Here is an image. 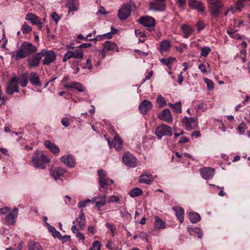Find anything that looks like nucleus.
<instances>
[{
  "instance_id": "6e6552de",
  "label": "nucleus",
  "mask_w": 250,
  "mask_h": 250,
  "mask_svg": "<svg viewBox=\"0 0 250 250\" xmlns=\"http://www.w3.org/2000/svg\"><path fill=\"white\" fill-rule=\"evenodd\" d=\"M123 161L125 165L128 167H134L137 165L136 158L129 153H125L124 154Z\"/></svg>"
},
{
  "instance_id": "7c9ffc66",
  "label": "nucleus",
  "mask_w": 250,
  "mask_h": 250,
  "mask_svg": "<svg viewBox=\"0 0 250 250\" xmlns=\"http://www.w3.org/2000/svg\"><path fill=\"white\" fill-rule=\"evenodd\" d=\"M107 203L106 201V196L105 194L104 195H99V199L97 201H96L95 202V206L96 207L99 209H100V208L104 206L106 203Z\"/></svg>"
},
{
  "instance_id": "79ce46f5",
  "label": "nucleus",
  "mask_w": 250,
  "mask_h": 250,
  "mask_svg": "<svg viewBox=\"0 0 250 250\" xmlns=\"http://www.w3.org/2000/svg\"><path fill=\"white\" fill-rule=\"evenodd\" d=\"M249 1L250 2V0H238L235 4V9L237 10L241 11V9L244 7V3L245 1Z\"/></svg>"
},
{
  "instance_id": "4c0bfd02",
  "label": "nucleus",
  "mask_w": 250,
  "mask_h": 250,
  "mask_svg": "<svg viewBox=\"0 0 250 250\" xmlns=\"http://www.w3.org/2000/svg\"><path fill=\"white\" fill-rule=\"evenodd\" d=\"M154 225L156 228L158 229H164L165 227V222L158 217L155 218Z\"/></svg>"
},
{
  "instance_id": "4d7b16f0",
  "label": "nucleus",
  "mask_w": 250,
  "mask_h": 250,
  "mask_svg": "<svg viewBox=\"0 0 250 250\" xmlns=\"http://www.w3.org/2000/svg\"><path fill=\"white\" fill-rule=\"evenodd\" d=\"M58 238L62 240L63 243H64L65 242L70 240V236L69 235L62 236L61 235V236L58 237Z\"/></svg>"
},
{
  "instance_id": "13d9d810",
  "label": "nucleus",
  "mask_w": 250,
  "mask_h": 250,
  "mask_svg": "<svg viewBox=\"0 0 250 250\" xmlns=\"http://www.w3.org/2000/svg\"><path fill=\"white\" fill-rule=\"evenodd\" d=\"M61 122L62 125L65 127H68L70 125L69 120L67 118H63Z\"/></svg>"
},
{
  "instance_id": "49530a36",
  "label": "nucleus",
  "mask_w": 250,
  "mask_h": 250,
  "mask_svg": "<svg viewBox=\"0 0 250 250\" xmlns=\"http://www.w3.org/2000/svg\"><path fill=\"white\" fill-rule=\"evenodd\" d=\"M21 30L23 34H27L32 30V28L27 23H24L21 26Z\"/></svg>"
},
{
  "instance_id": "864d4df0",
  "label": "nucleus",
  "mask_w": 250,
  "mask_h": 250,
  "mask_svg": "<svg viewBox=\"0 0 250 250\" xmlns=\"http://www.w3.org/2000/svg\"><path fill=\"white\" fill-rule=\"evenodd\" d=\"M246 125L244 122H241L238 127V130L241 133H243L245 131Z\"/></svg>"
},
{
  "instance_id": "c756f323",
  "label": "nucleus",
  "mask_w": 250,
  "mask_h": 250,
  "mask_svg": "<svg viewBox=\"0 0 250 250\" xmlns=\"http://www.w3.org/2000/svg\"><path fill=\"white\" fill-rule=\"evenodd\" d=\"M176 216L177 219L179 220L181 223H183L184 218V209L179 207H176L173 208Z\"/></svg>"
},
{
  "instance_id": "ea45409f",
  "label": "nucleus",
  "mask_w": 250,
  "mask_h": 250,
  "mask_svg": "<svg viewBox=\"0 0 250 250\" xmlns=\"http://www.w3.org/2000/svg\"><path fill=\"white\" fill-rule=\"evenodd\" d=\"M175 60L174 58L169 57L167 58H162L160 61L163 64L168 66Z\"/></svg>"
},
{
  "instance_id": "a211bd4d",
  "label": "nucleus",
  "mask_w": 250,
  "mask_h": 250,
  "mask_svg": "<svg viewBox=\"0 0 250 250\" xmlns=\"http://www.w3.org/2000/svg\"><path fill=\"white\" fill-rule=\"evenodd\" d=\"M214 169L210 167H205L201 169L202 177L205 179L212 178L214 174Z\"/></svg>"
},
{
  "instance_id": "f3484780",
  "label": "nucleus",
  "mask_w": 250,
  "mask_h": 250,
  "mask_svg": "<svg viewBox=\"0 0 250 250\" xmlns=\"http://www.w3.org/2000/svg\"><path fill=\"white\" fill-rule=\"evenodd\" d=\"M188 5L191 9H196L198 12H203L205 10L203 3L195 0H189Z\"/></svg>"
},
{
  "instance_id": "423d86ee",
  "label": "nucleus",
  "mask_w": 250,
  "mask_h": 250,
  "mask_svg": "<svg viewBox=\"0 0 250 250\" xmlns=\"http://www.w3.org/2000/svg\"><path fill=\"white\" fill-rule=\"evenodd\" d=\"M155 134L159 139L164 136H171L172 134V128L167 125H161L156 128Z\"/></svg>"
},
{
  "instance_id": "de8ad7c7",
  "label": "nucleus",
  "mask_w": 250,
  "mask_h": 250,
  "mask_svg": "<svg viewBox=\"0 0 250 250\" xmlns=\"http://www.w3.org/2000/svg\"><path fill=\"white\" fill-rule=\"evenodd\" d=\"M112 34L110 32H108L107 33L104 34L103 35L98 36L95 39V40H100L105 39H111L112 37Z\"/></svg>"
},
{
  "instance_id": "72a5a7b5",
  "label": "nucleus",
  "mask_w": 250,
  "mask_h": 250,
  "mask_svg": "<svg viewBox=\"0 0 250 250\" xmlns=\"http://www.w3.org/2000/svg\"><path fill=\"white\" fill-rule=\"evenodd\" d=\"M113 146L117 150H121L122 146V141L119 136H116L112 141Z\"/></svg>"
},
{
  "instance_id": "8fccbe9b",
  "label": "nucleus",
  "mask_w": 250,
  "mask_h": 250,
  "mask_svg": "<svg viewBox=\"0 0 250 250\" xmlns=\"http://www.w3.org/2000/svg\"><path fill=\"white\" fill-rule=\"evenodd\" d=\"M157 102L158 104H161L160 106H163L166 104V102L164 98L161 96L159 95L157 98Z\"/></svg>"
},
{
  "instance_id": "052dcab7",
  "label": "nucleus",
  "mask_w": 250,
  "mask_h": 250,
  "mask_svg": "<svg viewBox=\"0 0 250 250\" xmlns=\"http://www.w3.org/2000/svg\"><path fill=\"white\" fill-rule=\"evenodd\" d=\"M76 236L78 239V240L83 241L85 239L84 236L82 233H81L80 232H77L76 234Z\"/></svg>"
},
{
  "instance_id": "20e7f679",
  "label": "nucleus",
  "mask_w": 250,
  "mask_h": 250,
  "mask_svg": "<svg viewBox=\"0 0 250 250\" xmlns=\"http://www.w3.org/2000/svg\"><path fill=\"white\" fill-rule=\"evenodd\" d=\"M222 0H208L211 14L215 18H217L220 10L223 7Z\"/></svg>"
},
{
  "instance_id": "774afa93",
  "label": "nucleus",
  "mask_w": 250,
  "mask_h": 250,
  "mask_svg": "<svg viewBox=\"0 0 250 250\" xmlns=\"http://www.w3.org/2000/svg\"><path fill=\"white\" fill-rule=\"evenodd\" d=\"M91 46L90 43H84L79 46V48H88Z\"/></svg>"
},
{
  "instance_id": "0eeeda50",
  "label": "nucleus",
  "mask_w": 250,
  "mask_h": 250,
  "mask_svg": "<svg viewBox=\"0 0 250 250\" xmlns=\"http://www.w3.org/2000/svg\"><path fill=\"white\" fill-rule=\"evenodd\" d=\"M141 24L148 28V30L152 31L154 29L155 21L154 18L149 16L141 17L138 21Z\"/></svg>"
},
{
  "instance_id": "a878e982",
  "label": "nucleus",
  "mask_w": 250,
  "mask_h": 250,
  "mask_svg": "<svg viewBox=\"0 0 250 250\" xmlns=\"http://www.w3.org/2000/svg\"><path fill=\"white\" fill-rule=\"evenodd\" d=\"M18 84H20L22 87H25L28 83V75L27 73H23L20 77L16 76Z\"/></svg>"
},
{
  "instance_id": "0e129e2a",
  "label": "nucleus",
  "mask_w": 250,
  "mask_h": 250,
  "mask_svg": "<svg viewBox=\"0 0 250 250\" xmlns=\"http://www.w3.org/2000/svg\"><path fill=\"white\" fill-rule=\"evenodd\" d=\"M52 18L56 22H57L59 20V18L58 16V15L55 13L54 12L51 15Z\"/></svg>"
},
{
  "instance_id": "69168bd1",
  "label": "nucleus",
  "mask_w": 250,
  "mask_h": 250,
  "mask_svg": "<svg viewBox=\"0 0 250 250\" xmlns=\"http://www.w3.org/2000/svg\"><path fill=\"white\" fill-rule=\"evenodd\" d=\"M197 27L198 30L200 31L204 28V25L201 21H199L197 24Z\"/></svg>"
},
{
  "instance_id": "c03bdc74",
  "label": "nucleus",
  "mask_w": 250,
  "mask_h": 250,
  "mask_svg": "<svg viewBox=\"0 0 250 250\" xmlns=\"http://www.w3.org/2000/svg\"><path fill=\"white\" fill-rule=\"evenodd\" d=\"M204 82L206 83L209 90L211 91L214 89V83L211 80L208 78H204Z\"/></svg>"
},
{
  "instance_id": "1a4fd4ad",
  "label": "nucleus",
  "mask_w": 250,
  "mask_h": 250,
  "mask_svg": "<svg viewBox=\"0 0 250 250\" xmlns=\"http://www.w3.org/2000/svg\"><path fill=\"white\" fill-rule=\"evenodd\" d=\"M16 76L13 77L7 84L6 92L9 95H13L14 93L19 92V86L16 82Z\"/></svg>"
},
{
  "instance_id": "5fc2aeb1",
  "label": "nucleus",
  "mask_w": 250,
  "mask_h": 250,
  "mask_svg": "<svg viewBox=\"0 0 250 250\" xmlns=\"http://www.w3.org/2000/svg\"><path fill=\"white\" fill-rule=\"evenodd\" d=\"M227 33L232 38L234 39H239L240 36L236 32H233L230 30H228Z\"/></svg>"
},
{
  "instance_id": "9b49d317",
  "label": "nucleus",
  "mask_w": 250,
  "mask_h": 250,
  "mask_svg": "<svg viewBox=\"0 0 250 250\" xmlns=\"http://www.w3.org/2000/svg\"><path fill=\"white\" fill-rule=\"evenodd\" d=\"M83 56V52L81 49H76L74 51H70L67 52L64 55L63 61H66L71 58L82 59Z\"/></svg>"
},
{
  "instance_id": "7ed1b4c3",
  "label": "nucleus",
  "mask_w": 250,
  "mask_h": 250,
  "mask_svg": "<svg viewBox=\"0 0 250 250\" xmlns=\"http://www.w3.org/2000/svg\"><path fill=\"white\" fill-rule=\"evenodd\" d=\"M135 3L130 2L123 5L118 11V18L120 20H126L130 15L131 11L135 8Z\"/></svg>"
},
{
  "instance_id": "bf43d9fd",
  "label": "nucleus",
  "mask_w": 250,
  "mask_h": 250,
  "mask_svg": "<svg viewBox=\"0 0 250 250\" xmlns=\"http://www.w3.org/2000/svg\"><path fill=\"white\" fill-rule=\"evenodd\" d=\"M198 68L202 71L203 73H207V70L206 69V65L204 63H201L198 66Z\"/></svg>"
},
{
  "instance_id": "f03ea898",
  "label": "nucleus",
  "mask_w": 250,
  "mask_h": 250,
  "mask_svg": "<svg viewBox=\"0 0 250 250\" xmlns=\"http://www.w3.org/2000/svg\"><path fill=\"white\" fill-rule=\"evenodd\" d=\"M41 59H42V63L44 65H49L56 60L57 55L53 50H49L47 49H42L39 52Z\"/></svg>"
},
{
  "instance_id": "e2e57ef3",
  "label": "nucleus",
  "mask_w": 250,
  "mask_h": 250,
  "mask_svg": "<svg viewBox=\"0 0 250 250\" xmlns=\"http://www.w3.org/2000/svg\"><path fill=\"white\" fill-rule=\"evenodd\" d=\"M9 208L7 207H5L0 208V214H5L8 210H9Z\"/></svg>"
},
{
  "instance_id": "5701e85b",
  "label": "nucleus",
  "mask_w": 250,
  "mask_h": 250,
  "mask_svg": "<svg viewBox=\"0 0 250 250\" xmlns=\"http://www.w3.org/2000/svg\"><path fill=\"white\" fill-rule=\"evenodd\" d=\"M63 86L67 89L73 88L77 90L79 92L84 91V88L80 83L77 82H72L70 83H65L63 85Z\"/></svg>"
},
{
  "instance_id": "aec40b11",
  "label": "nucleus",
  "mask_w": 250,
  "mask_h": 250,
  "mask_svg": "<svg viewBox=\"0 0 250 250\" xmlns=\"http://www.w3.org/2000/svg\"><path fill=\"white\" fill-rule=\"evenodd\" d=\"M41 60L39 52L34 55L28 61V65L30 67H38L40 64V62Z\"/></svg>"
},
{
  "instance_id": "bb28decb",
  "label": "nucleus",
  "mask_w": 250,
  "mask_h": 250,
  "mask_svg": "<svg viewBox=\"0 0 250 250\" xmlns=\"http://www.w3.org/2000/svg\"><path fill=\"white\" fill-rule=\"evenodd\" d=\"M85 216L84 213L82 212L80 213L79 217L73 222V224H76L75 225L78 226V228L81 229L83 228L85 225Z\"/></svg>"
},
{
  "instance_id": "f8f14e48",
  "label": "nucleus",
  "mask_w": 250,
  "mask_h": 250,
  "mask_svg": "<svg viewBox=\"0 0 250 250\" xmlns=\"http://www.w3.org/2000/svg\"><path fill=\"white\" fill-rule=\"evenodd\" d=\"M27 56L32 54L37 51V47L30 42H24L21 45Z\"/></svg>"
},
{
  "instance_id": "cd10ccee",
  "label": "nucleus",
  "mask_w": 250,
  "mask_h": 250,
  "mask_svg": "<svg viewBox=\"0 0 250 250\" xmlns=\"http://www.w3.org/2000/svg\"><path fill=\"white\" fill-rule=\"evenodd\" d=\"M12 57V58H14L16 61H17L19 59L26 58L27 55H26V53H24L21 47H20V48L13 52Z\"/></svg>"
},
{
  "instance_id": "37998d69",
  "label": "nucleus",
  "mask_w": 250,
  "mask_h": 250,
  "mask_svg": "<svg viewBox=\"0 0 250 250\" xmlns=\"http://www.w3.org/2000/svg\"><path fill=\"white\" fill-rule=\"evenodd\" d=\"M49 229L51 232L52 235L55 238H58L61 236V234L59 231L56 230L55 227L49 226Z\"/></svg>"
},
{
  "instance_id": "e433bc0d",
  "label": "nucleus",
  "mask_w": 250,
  "mask_h": 250,
  "mask_svg": "<svg viewBox=\"0 0 250 250\" xmlns=\"http://www.w3.org/2000/svg\"><path fill=\"white\" fill-rule=\"evenodd\" d=\"M171 45L170 42L167 40L162 41L160 43V50L161 52H165L168 51Z\"/></svg>"
},
{
  "instance_id": "09e8293b",
  "label": "nucleus",
  "mask_w": 250,
  "mask_h": 250,
  "mask_svg": "<svg viewBox=\"0 0 250 250\" xmlns=\"http://www.w3.org/2000/svg\"><path fill=\"white\" fill-rule=\"evenodd\" d=\"M173 108L174 112L181 113L182 111L181 103L178 102L175 103Z\"/></svg>"
},
{
  "instance_id": "4be33fe9",
  "label": "nucleus",
  "mask_w": 250,
  "mask_h": 250,
  "mask_svg": "<svg viewBox=\"0 0 250 250\" xmlns=\"http://www.w3.org/2000/svg\"><path fill=\"white\" fill-rule=\"evenodd\" d=\"M153 177L151 174H147L146 173H143L140 177L139 182L141 183H145L150 185L153 181Z\"/></svg>"
},
{
  "instance_id": "2eb2a0df",
  "label": "nucleus",
  "mask_w": 250,
  "mask_h": 250,
  "mask_svg": "<svg viewBox=\"0 0 250 250\" xmlns=\"http://www.w3.org/2000/svg\"><path fill=\"white\" fill-rule=\"evenodd\" d=\"M152 107V104L150 101L144 100L140 104L139 109L141 113L146 114L151 109Z\"/></svg>"
},
{
  "instance_id": "dca6fc26",
  "label": "nucleus",
  "mask_w": 250,
  "mask_h": 250,
  "mask_svg": "<svg viewBox=\"0 0 250 250\" xmlns=\"http://www.w3.org/2000/svg\"><path fill=\"white\" fill-rule=\"evenodd\" d=\"M158 118L161 120L164 121L168 123H170L172 121V117L170 111L166 109L164 110L158 115Z\"/></svg>"
},
{
  "instance_id": "6e6d98bb",
  "label": "nucleus",
  "mask_w": 250,
  "mask_h": 250,
  "mask_svg": "<svg viewBox=\"0 0 250 250\" xmlns=\"http://www.w3.org/2000/svg\"><path fill=\"white\" fill-rule=\"evenodd\" d=\"M120 200V198L116 195L110 196L109 199V202H118Z\"/></svg>"
},
{
  "instance_id": "603ef678",
  "label": "nucleus",
  "mask_w": 250,
  "mask_h": 250,
  "mask_svg": "<svg viewBox=\"0 0 250 250\" xmlns=\"http://www.w3.org/2000/svg\"><path fill=\"white\" fill-rule=\"evenodd\" d=\"M192 231L197 234V236L199 238H201L203 236L202 231L199 228H194L192 229Z\"/></svg>"
},
{
  "instance_id": "338daca9",
  "label": "nucleus",
  "mask_w": 250,
  "mask_h": 250,
  "mask_svg": "<svg viewBox=\"0 0 250 250\" xmlns=\"http://www.w3.org/2000/svg\"><path fill=\"white\" fill-rule=\"evenodd\" d=\"M184 81V77L182 75V73L181 72L180 74L178 76V82L180 84H182V83Z\"/></svg>"
},
{
  "instance_id": "a19ab883",
  "label": "nucleus",
  "mask_w": 250,
  "mask_h": 250,
  "mask_svg": "<svg viewBox=\"0 0 250 250\" xmlns=\"http://www.w3.org/2000/svg\"><path fill=\"white\" fill-rule=\"evenodd\" d=\"M29 250H43L40 244L38 243H30Z\"/></svg>"
},
{
  "instance_id": "ddd939ff",
  "label": "nucleus",
  "mask_w": 250,
  "mask_h": 250,
  "mask_svg": "<svg viewBox=\"0 0 250 250\" xmlns=\"http://www.w3.org/2000/svg\"><path fill=\"white\" fill-rule=\"evenodd\" d=\"M196 119L194 117H185L182 119V123L186 126L187 129H195L197 126Z\"/></svg>"
},
{
  "instance_id": "4468645a",
  "label": "nucleus",
  "mask_w": 250,
  "mask_h": 250,
  "mask_svg": "<svg viewBox=\"0 0 250 250\" xmlns=\"http://www.w3.org/2000/svg\"><path fill=\"white\" fill-rule=\"evenodd\" d=\"M103 49L101 50V55L102 58L105 57V54L109 50H114L117 49V46L116 43L111 41H106L103 44Z\"/></svg>"
},
{
  "instance_id": "3c124183",
  "label": "nucleus",
  "mask_w": 250,
  "mask_h": 250,
  "mask_svg": "<svg viewBox=\"0 0 250 250\" xmlns=\"http://www.w3.org/2000/svg\"><path fill=\"white\" fill-rule=\"evenodd\" d=\"M100 250V245L99 243L96 241H95L93 244L92 247L91 248L90 250Z\"/></svg>"
},
{
  "instance_id": "c9c22d12",
  "label": "nucleus",
  "mask_w": 250,
  "mask_h": 250,
  "mask_svg": "<svg viewBox=\"0 0 250 250\" xmlns=\"http://www.w3.org/2000/svg\"><path fill=\"white\" fill-rule=\"evenodd\" d=\"M189 218L191 223H196L200 220V216L196 212H189Z\"/></svg>"
},
{
  "instance_id": "f704fd0d",
  "label": "nucleus",
  "mask_w": 250,
  "mask_h": 250,
  "mask_svg": "<svg viewBox=\"0 0 250 250\" xmlns=\"http://www.w3.org/2000/svg\"><path fill=\"white\" fill-rule=\"evenodd\" d=\"M25 19L30 21L33 24H36L40 23L39 18L31 13L27 14Z\"/></svg>"
},
{
  "instance_id": "f257e3e1",
  "label": "nucleus",
  "mask_w": 250,
  "mask_h": 250,
  "mask_svg": "<svg viewBox=\"0 0 250 250\" xmlns=\"http://www.w3.org/2000/svg\"><path fill=\"white\" fill-rule=\"evenodd\" d=\"M49 162L47 157L42 152L37 151L33 154L32 162L33 166L37 168L44 169L45 164Z\"/></svg>"
},
{
  "instance_id": "58836bf2",
  "label": "nucleus",
  "mask_w": 250,
  "mask_h": 250,
  "mask_svg": "<svg viewBox=\"0 0 250 250\" xmlns=\"http://www.w3.org/2000/svg\"><path fill=\"white\" fill-rule=\"evenodd\" d=\"M142 194V190L138 188H134L129 192V195L132 197H138L141 195Z\"/></svg>"
},
{
  "instance_id": "412c9836",
  "label": "nucleus",
  "mask_w": 250,
  "mask_h": 250,
  "mask_svg": "<svg viewBox=\"0 0 250 250\" xmlns=\"http://www.w3.org/2000/svg\"><path fill=\"white\" fill-rule=\"evenodd\" d=\"M18 209L14 208L12 212L9 213L6 217L5 221L8 224H14L16 218L17 217Z\"/></svg>"
},
{
  "instance_id": "9d476101",
  "label": "nucleus",
  "mask_w": 250,
  "mask_h": 250,
  "mask_svg": "<svg viewBox=\"0 0 250 250\" xmlns=\"http://www.w3.org/2000/svg\"><path fill=\"white\" fill-rule=\"evenodd\" d=\"M166 8L165 0H154L149 3V9L153 11H164Z\"/></svg>"
},
{
  "instance_id": "6ab92c4d",
  "label": "nucleus",
  "mask_w": 250,
  "mask_h": 250,
  "mask_svg": "<svg viewBox=\"0 0 250 250\" xmlns=\"http://www.w3.org/2000/svg\"><path fill=\"white\" fill-rule=\"evenodd\" d=\"M61 160L70 168H72L75 166L74 158L71 155L63 156L61 158Z\"/></svg>"
},
{
  "instance_id": "2f4dec72",
  "label": "nucleus",
  "mask_w": 250,
  "mask_h": 250,
  "mask_svg": "<svg viewBox=\"0 0 250 250\" xmlns=\"http://www.w3.org/2000/svg\"><path fill=\"white\" fill-rule=\"evenodd\" d=\"M44 145L47 148L49 149L54 153H58L60 151L59 147L55 144L50 142L49 141H45L44 142Z\"/></svg>"
},
{
  "instance_id": "680f3d73",
  "label": "nucleus",
  "mask_w": 250,
  "mask_h": 250,
  "mask_svg": "<svg viewBox=\"0 0 250 250\" xmlns=\"http://www.w3.org/2000/svg\"><path fill=\"white\" fill-rule=\"evenodd\" d=\"M186 3V0H177V4L180 8H183Z\"/></svg>"
},
{
  "instance_id": "a18cd8bd",
  "label": "nucleus",
  "mask_w": 250,
  "mask_h": 250,
  "mask_svg": "<svg viewBox=\"0 0 250 250\" xmlns=\"http://www.w3.org/2000/svg\"><path fill=\"white\" fill-rule=\"evenodd\" d=\"M211 49L209 47H203L201 49V56L206 57L209 53L211 51Z\"/></svg>"
},
{
  "instance_id": "473e14b6",
  "label": "nucleus",
  "mask_w": 250,
  "mask_h": 250,
  "mask_svg": "<svg viewBox=\"0 0 250 250\" xmlns=\"http://www.w3.org/2000/svg\"><path fill=\"white\" fill-rule=\"evenodd\" d=\"M181 30L184 34V37L185 38H188L192 34L193 32L192 29L189 26L184 24L181 26Z\"/></svg>"
},
{
  "instance_id": "c85d7f7f",
  "label": "nucleus",
  "mask_w": 250,
  "mask_h": 250,
  "mask_svg": "<svg viewBox=\"0 0 250 250\" xmlns=\"http://www.w3.org/2000/svg\"><path fill=\"white\" fill-rule=\"evenodd\" d=\"M69 12L76 11L78 9L79 2L77 0H69L67 3Z\"/></svg>"
},
{
  "instance_id": "39448f33",
  "label": "nucleus",
  "mask_w": 250,
  "mask_h": 250,
  "mask_svg": "<svg viewBox=\"0 0 250 250\" xmlns=\"http://www.w3.org/2000/svg\"><path fill=\"white\" fill-rule=\"evenodd\" d=\"M98 179L101 188H107V186H111L113 183L112 180L107 178L105 172L103 170L98 171Z\"/></svg>"
},
{
  "instance_id": "b1692460",
  "label": "nucleus",
  "mask_w": 250,
  "mask_h": 250,
  "mask_svg": "<svg viewBox=\"0 0 250 250\" xmlns=\"http://www.w3.org/2000/svg\"><path fill=\"white\" fill-rule=\"evenodd\" d=\"M65 172L66 170L63 168L55 167L54 170L50 171V173L51 175L56 180L59 179L60 176H62Z\"/></svg>"
},
{
  "instance_id": "393cba45",
  "label": "nucleus",
  "mask_w": 250,
  "mask_h": 250,
  "mask_svg": "<svg viewBox=\"0 0 250 250\" xmlns=\"http://www.w3.org/2000/svg\"><path fill=\"white\" fill-rule=\"evenodd\" d=\"M29 80L31 83L33 85L38 86L42 85L39 76L37 73L31 72L29 75Z\"/></svg>"
}]
</instances>
